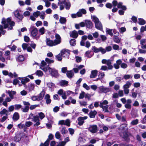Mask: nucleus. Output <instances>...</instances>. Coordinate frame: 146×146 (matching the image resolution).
I'll list each match as a JSON object with an SVG mask.
<instances>
[{
    "label": "nucleus",
    "instance_id": "obj_1",
    "mask_svg": "<svg viewBox=\"0 0 146 146\" xmlns=\"http://www.w3.org/2000/svg\"><path fill=\"white\" fill-rule=\"evenodd\" d=\"M1 23L3 25H0V36H1V34L4 35L6 32L5 30L4 29L8 28V30H12L15 24L14 22L11 21V17L8 18L7 19L3 18Z\"/></svg>",
    "mask_w": 146,
    "mask_h": 146
},
{
    "label": "nucleus",
    "instance_id": "obj_2",
    "mask_svg": "<svg viewBox=\"0 0 146 146\" xmlns=\"http://www.w3.org/2000/svg\"><path fill=\"white\" fill-rule=\"evenodd\" d=\"M58 5L60 6V10H63L65 7L66 10H69L71 7V4L68 1L64 0L63 2H58Z\"/></svg>",
    "mask_w": 146,
    "mask_h": 146
},
{
    "label": "nucleus",
    "instance_id": "obj_3",
    "mask_svg": "<svg viewBox=\"0 0 146 146\" xmlns=\"http://www.w3.org/2000/svg\"><path fill=\"white\" fill-rule=\"evenodd\" d=\"M92 21L94 23L96 28L101 31L103 30L102 25L99 19L95 16H92Z\"/></svg>",
    "mask_w": 146,
    "mask_h": 146
},
{
    "label": "nucleus",
    "instance_id": "obj_4",
    "mask_svg": "<svg viewBox=\"0 0 146 146\" xmlns=\"http://www.w3.org/2000/svg\"><path fill=\"white\" fill-rule=\"evenodd\" d=\"M30 30L31 31V35L34 39L38 40L39 38V35H37L38 31L36 28L33 27H31Z\"/></svg>",
    "mask_w": 146,
    "mask_h": 146
},
{
    "label": "nucleus",
    "instance_id": "obj_5",
    "mask_svg": "<svg viewBox=\"0 0 146 146\" xmlns=\"http://www.w3.org/2000/svg\"><path fill=\"white\" fill-rule=\"evenodd\" d=\"M47 70L48 71L50 74L53 77L57 78L59 76L58 71L54 68L48 67Z\"/></svg>",
    "mask_w": 146,
    "mask_h": 146
},
{
    "label": "nucleus",
    "instance_id": "obj_6",
    "mask_svg": "<svg viewBox=\"0 0 146 146\" xmlns=\"http://www.w3.org/2000/svg\"><path fill=\"white\" fill-rule=\"evenodd\" d=\"M98 88L99 89L98 92L100 93H106L111 91V88L104 86H100Z\"/></svg>",
    "mask_w": 146,
    "mask_h": 146
},
{
    "label": "nucleus",
    "instance_id": "obj_7",
    "mask_svg": "<svg viewBox=\"0 0 146 146\" xmlns=\"http://www.w3.org/2000/svg\"><path fill=\"white\" fill-rule=\"evenodd\" d=\"M23 104L25 106L24 108H21V110L23 112H27L28 111L29 109V106L30 104L29 102L23 101Z\"/></svg>",
    "mask_w": 146,
    "mask_h": 146
},
{
    "label": "nucleus",
    "instance_id": "obj_8",
    "mask_svg": "<svg viewBox=\"0 0 146 146\" xmlns=\"http://www.w3.org/2000/svg\"><path fill=\"white\" fill-rule=\"evenodd\" d=\"M92 49L95 53H97L99 52H101L102 54H104L106 52L105 49L102 47L98 48L95 46H93L92 47Z\"/></svg>",
    "mask_w": 146,
    "mask_h": 146
},
{
    "label": "nucleus",
    "instance_id": "obj_9",
    "mask_svg": "<svg viewBox=\"0 0 146 146\" xmlns=\"http://www.w3.org/2000/svg\"><path fill=\"white\" fill-rule=\"evenodd\" d=\"M70 120L68 119H67L65 120H62L59 121L58 123V125H66L69 127L70 126Z\"/></svg>",
    "mask_w": 146,
    "mask_h": 146
},
{
    "label": "nucleus",
    "instance_id": "obj_10",
    "mask_svg": "<svg viewBox=\"0 0 146 146\" xmlns=\"http://www.w3.org/2000/svg\"><path fill=\"white\" fill-rule=\"evenodd\" d=\"M55 36V39L54 40L56 45H57L61 43V38L60 35L58 34H56Z\"/></svg>",
    "mask_w": 146,
    "mask_h": 146
},
{
    "label": "nucleus",
    "instance_id": "obj_11",
    "mask_svg": "<svg viewBox=\"0 0 146 146\" xmlns=\"http://www.w3.org/2000/svg\"><path fill=\"white\" fill-rule=\"evenodd\" d=\"M32 121L36 123L34 125V126H38L40 124V123L39 122L40 120L39 117L38 115L34 116L33 119L32 120Z\"/></svg>",
    "mask_w": 146,
    "mask_h": 146
},
{
    "label": "nucleus",
    "instance_id": "obj_12",
    "mask_svg": "<svg viewBox=\"0 0 146 146\" xmlns=\"http://www.w3.org/2000/svg\"><path fill=\"white\" fill-rule=\"evenodd\" d=\"M88 117L85 116L83 117H80L78 118V124L79 125H82L84 122V120L88 118Z\"/></svg>",
    "mask_w": 146,
    "mask_h": 146
},
{
    "label": "nucleus",
    "instance_id": "obj_13",
    "mask_svg": "<svg viewBox=\"0 0 146 146\" xmlns=\"http://www.w3.org/2000/svg\"><path fill=\"white\" fill-rule=\"evenodd\" d=\"M88 130L91 133H95L98 131V127L96 125H91L89 127Z\"/></svg>",
    "mask_w": 146,
    "mask_h": 146
},
{
    "label": "nucleus",
    "instance_id": "obj_14",
    "mask_svg": "<svg viewBox=\"0 0 146 146\" xmlns=\"http://www.w3.org/2000/svg\"><path fill=\"white\" fill-rule=\"evenodd\" d=\"M18 78L21 81V83L25 87L26 83L29 82L30 80L27 77H24L23 78H21L19 77H18Z\"/></svg>",
    "mask_w": 146,
    "mask_h": 146
},
{
    "label": "nucleus",
    "instance_id": "obj_15",
    "mask_svg": "<svg viewBox=\"0 0 146 146\" xmlns=\"http://www.w3.org/2000/svg\"><path fill=\"white\" fill-rule=\"evenodd\" d=\"M46 45L49 46H56L54 40H51L50 38H46Z\"/></svg>",
    "mask_w": 146,
    "mask_h": 146
},
{
    "label": "nucleus",
    "instance_id": "obj_16",
    "mask_svg": "<svg viewBox=\"0 0 146 146\" xmlns=\"http://www.w3.org/2000/svg\"><path fill=\"white\" fill-rule=\"evenodd\" d=\"M46 62L44 60H42L41 61L40 65V68L45 72H46L47 71L48 67V66L46 68H44V67L46 64Z\"/></svg>",
    "mask_w": 146,
    "mask_h": 146
},
{
    "label": "nucleus",
    "instance_id": "obj_17",
    "mask_svg": "<svg viewBox=\"0 0 146 146\" xmlns=\"http://www.w3.org/2000/svg\"><path fill=\"white\" fill-rule=\"evenodd\" d=\"M61 53L62 55V56L64 57L66 56L68 57L70 54V51L68 49H64L61 51Z\"/></svg>",
    "mask_w": 146,
    "mask_h": 146
},
{
    "label": "nucleus",
    "instance_id": "obj_18",
    "mask_svg": "<svg viewBox=\"0 0 146 146\" xmlns=\"http://www.w3.org/2000/svg\"><path fill=\"white\" fill-rule=\"evenodd\" d=\"M22 133L16 134L14 138V140L15 142H19L21 140Z\"/></svg>",
    "mask_w": 146,
    "mask_h": 146
},
{
    "label": "nucleus",
    "instance_id": "obj_19",
    "mask_svg": "<svg viewBox=\"0 0 146 146\" xmlns=\"http://www.w3.org/2000/svg\"><path fill=\"white\" fill-rule=\"evenodd\" d=\"M22 135L21 140L26 143H27L29 141V138L28 136L23 133H22Z\"/></svg>",
    "mask_w": 146,
    "mask_h": 146
},
{
    "label": "nucleus",
    "instance_id": "obj_20",
    "mask_svg": "<svg viewBox=\"0 0 146 146\" xmlns=\"http://www.w3.org/2000/svg\"><path fill=\"white\" fill-rule=\"evenodd\" d=\"M132 101L131 99H128L127 100L126 103L125 105V107L127 109H130L131 108V104Z\"/></svg>",
    "mask_w": 146,
    "mask_h": 146
},
{
    "label": "nucleus",
    "instance_id": "obj_21",
    "mask_svg": "<svg viewBox=\"0 0 146 146\" xmlns=\"http://www.w3.org/2000/svg\"><path fill=\"white\" fill-rule=\"evenodd\" d=\"M45 94V92L44 90H42L38 95L37 96L39 101L42 100Z\"/></svg>",
    "mask_w": 146,
    "mask_h": 146
},
{
    "label": "nucleus",
    "instance_id": "obj_22",
    "mask_svg": "<svg viewBox=\"0 0 146 146\" xmlns=\"http://www.w3.org/2000/svg\"><path fill=\"white\" fill-rule=\"evenodd\" d=\"M122 61L120 59H119L117 60L116 63L114 64L113 66L116 69H118L119 68V65L121 63Z\"/></svg>",
    "mask_w": 146,
    "mask_h": 146
},
{
    "label": "nucleus",
    "instance_id": "obj_23",
    "mask_svg": "<svg viewBox=\"0 0 146 146\" xmlns=\"http://www.w3.org/2000/svg\"><path fill=\"white\" fill-rule=\"evenodd\" d=\"M14 14L15 17L19 20H22L23 18V16L21 15L18 11H15Z\"/></svg>",
    "mask_w": 146,
    "mask_h": 146
},
{
    "label": "nucleus",
    "instance_id": "obj_24",
    "mask_svg": "<svg viewBox=\"0 0 146 146\" xmlns=\"http://www.w3.org/2000/svg\"><path fill=\"white\" fill-rule=\"evenodd\" d=\"M70 36L71 37L76 38L78 36V34L76 31L74 30L70 33Z\"/></svg>",
    "mask_w": 146,
    "mask_h": 146
},
{
    "label": "nucleus",
    "instance_id": "obj_25",
    "mask_svg": "<svg viewBox=\"0 0 146 146\" xmlns=\"http://www.w3.org/2000/svg\"><path fill=\"white\" fill-rule=\"evenodd\" d=\"M97 114V112L95 110L91 111L89 114V115L90 118H94L95 117L96 115Z\"/></svg>",
    "mask_w": 146,
    "mask_h": 146
},
{
    "label": "nucleus",
    "instance_id": "obj_26",
    "mask_svg": "<svg viewBox=\"0 0 146 146\" xmlns=\"http://www.w3.org/2000/svg\"><path fill=\"white\" fill-rule=\"evenodd\" d=\"M120 129L125 131H127L128 129L127 124L126 123H124L121 125L120 126Z\"/></svg>",
    "mask_w": 146,
    "mask_h": 146
},
{
    "label": "nucleus",
    "instance_id": "obj_27",
    "mask_svg": "<svg viewBox=\"0 0 146 146\" xmlns=\"http://www.w3.org/2000/svg\"><path fill=\"white\" fill-rule=\"evenodd\" d=\"M86 27L89 29L92 28L93 26L92 22L89 20H87L86 21Z\"/></svg>",
    "mask_w": 146,
    "mask_h": 146
},
{
    "label": "nucleus",
    "instance_id": "obj_28",
    "mask_svg": "<svg viewBox=\"0 0 146 146\" xmlns=\"http://www.w3.org/2000/svg\"><path fill=\"white\" fill-rule=\"evenodd\" d=\"M44 99L46 100V102L47 104H50L51 102V100L50 99V96L48 94L45 95L44 97Z\"/></svg>",
    "mask_w": 146,
    "mask_h": 146
},
{
    "label": "nucleus",
    "instance_id": "obj_29",
    "mask_svg": "<svg viewBox=\"0 0 146 146\" xmlns=\"http://www.w3.org/2000/svg\"><path fill=\"white\" fill-rule=\"evenodd\" d=\"M11 99L9 97H7L5 99V100L3 102L2 104L5 107L7 106V102H9L11 101Z\"/></svg>",
    "mask_w": 146,
    "mask_h": 146
},
{
    "label": "nucleus",
    "instance_id": "obj_30",
    "mask_svg": "<svg viewBox=\"0 0 146 146\" xmlns=\"http://www.w3.org/2000/svg\"><path fill=\"white\" fill-rule=\"evenodd\" d=\"M27 87V88L26 87V88H27L28 90L29 91H31L34 89L35 86L34 84L31 83H29L28 84Z\"/></svg>",
    "mask_w": 146,
    "mask_h": 146
},
{
    "label": "nucleus",
    "instance_id": "obj_31",
    "mask_svg": "<svg viewBox=\"0 0 146 146\" xmlns=\"http://www.w3.org/2000/svg\"><path fill=\"white\" fill-rule=\"evenodd\" d=\"M98 71L95 70H92L91 72V74L90 75V77L91 78H95L97 76Z\"/></svg>",
    "mask_w": 146,
    "mask_h": 146
},
{
    "label": "nucleus",
    "instance_id": "obj_32",
    "mask_svg": "<svg viewBox=\"0 0 146 146\" xmlns=\"http://www.w3.org/2000/svg\"><path fill=\"white\" fill-rule=\"evenodd\" d=\"M66 75L68 78H71L74 76V74L72 71H67Z\"/></svg>",
    "mask_w": 146,
    "mask_h": 146
},
{
    "label": "nucleus",
    "instance_id": "obj_33",
    "mask_svg": "<svg viewBox=\"0 0 146 146\" xmlns=\"http://www.w3.org/2000/svg\"><path fill=\"white\" fill-rule=\"evenodd\" d=\"M117 7L119 8L122 9V10L125 11L127 8L125 6L123 5V3L121 2L119 3L117 5Z\"/></svg>",
    "mask_w": 146,
    "mask_h": 146
},
{
    "label": "nucleus",
    "instance_id": "obj_34",
    "mask_svg": "<svg viewBox=\"0 0 146 146\" xmlns=\"http://www.w3.org/2000/svg\"><path fill=\"white\" fill-rule=\"evenodd\" d=\"M0 114L2 115H5L6 116H7L8 115V111L4 108L0 111Z\"/></svg>",
    "mask_w": 146,
    "mask_h": 146
},
{
    "label": "nucleus",
    "instance_id": "obj_35",
    "mask_svg": "<svg viewBox=\"0 0 146 146\" xmlns=\"http://www.w3.org/2000/svg\"><path fill=\"white\" fill-rule=\"evenodd\" d=\"M91 52L92 51H91L90 50L87 51L85 54V56L87 57L88 58H91L94 54H91Z\"/></svg>",
    "mask_w": 146,
    "mask_h": 146
},
{
    "label": "nucleus",
    "instance_id": "obj_36",
    "mask_svg": "<svg viewBox=\"0 0 146 146\" xmlns=\"http://www.w3.org/2000/svg\"><path fill=\"white\" fill-rule=\"evenodd\" d=\"M13 118L15 121L17 120L19 118V115L18 113L17 112H15L13 114Z\"/></svg>",
    "mask_w": 146,
    "mask_h": 146
},
{
    "label": "nucleus",
    "instance_id": "obj_37",
    "mask_svg": "<svg viewBox=\"0 0 146 146\" xmlns=\"http://www.w3.org/2000/svg\"><path fill=\"white\" fill-rule=\"evenodd\" d=\"M113 39L114 41L116 43H119L121 41V38H119L117 36H113Z\"/></svg>",
    "mask_w": 146,
    "mask_h": 146
},
{
    "label": "nucleus",
    "instance_id": "obj_38",
    "mask_svg": "<svg viewBox=\"0 0 146 146\" xmlns=\"http://www.w3.org/2000/svg\"><path fill=\"white\" fill-rule=\"evenodd\" d=\"M131 83L129 81H127L126 84L124 85L123 87V88L128 89L131 86Z\"/></svg>",
    "mask_w": 146,
    "mask_h": 146
},
{
    "label": "nucleus",
    "instance_id": "obj_39",
    "mask_svg": "<svg viewBox=\"0 0 146 146\" xmlns=\"http://www.w3.org/2000/svg\"><path fill=\"white\" fill-rule=\"evenodd\" d=\"M60 131L62 134H64L68 132L67 130L66 129L65 127H61L60 128Z\"/></svg>",
    "mask_w": 146,
    "mask_h": 146
},
{
    "label": "nucleus",
    "instance_id": "obj_40",
    "mask_svg": "<svg viewBox=\"0 0 146 146\" xmlns=\"http://www.w3.org/2000/svg\"><path fill=\"white\" fill-rule=\"evenodd\" d=\"M106 64L108 66V68L109 69H111L112 68L113 66L111 65V60H108Z\"/></svg>",
    "mask_w": 146,
    "mask_h": 146
},
{
    "label": "nucleus",
    "instance_id": "obj_41",
    "mask_svg": "<svg viewBox=\"0 0 146 146\" xmlns=\"http://www.w3.org/2000/svg\"><path fill=\"white\" fill-rule=\"evenodd\" d=\"M66 18L60 17L59 20L60 23L62 24H65L66 22Z\"/></svg>",
    "mask_w": 146,
    "mask_h": 146
},
{
    "label": "nucleus",
    "instance_id": "obj_42",
    "mask_svg": "<svg viewBox=\"0 0 146 146\" xmlns=\"http://www.w3.org/2000/svg\"><path fill=\"white\" fill-rule=\"evenodd\" d=\"M35 74L39 77H41L43 76V73L40 70H37Z\"/></svg>",
    "mask_w": 146,
    "mask_h": 146
},
{
    "label": "nucleus",
    "instance_id": "obj_43",
    "mask_svg": "<svg viewBox=\"0 0 146 146\" xmlns=\"http://www.w3.org/2000/svg\"><path fill=\"white\" fill-rule=\"evenodd\" d=\"M138 23L140 25H143L145 24L146 22L143 19L141 18H139L138 19Z\"/></svg>",
    "mask_w": 146,
    "mask_h": 146
},
{
    "label": "nucleus",
    "instance_id": "obj_44",
    "mask_svg": "<svg viewBox=\"0 0 146 146\" xmlns=\"http://www.w3.org/2000/svg\"><path fill=\"white\" fill-rule=\"evenodd\" d=\"M133 76L131 74H125L123 76V79L125 80H127L130 78H131Z\"/></svg>",
    "mask_w": 146,
    "mask_h": 146
},
{
    "label": "nucleus",
    "instance_id": "obj_45",
    "mask_svg": "<svg viewBox=\"0 0 146 146\" xmlns=\"http://www.w3.org/2000/svg\"><path fill=\"white\" fill-rule=\"evenodd\" d=\"M16 93L14 91H8V94L11 99H13V95H15Z\"/></svg>",
    "mask_w": 146,
    "mask_h": 146
},
{
    "label": "nucleus",
    "instance_id": "obj_46",
    "mask_svg": "<svg viewBox=\"0 0 146 146\" xmlns=\"http://www.w3.org/2000/svg\"><path fill=\"white\" fill-rule=\"evenodd\" d=\"M45 61L48 64L53 63L54 62V60L46 58L45 59Z\"/></svg>",
    "mask_w": 146,
    "mask_h": 146
},
{
    "label": "nucleus",
    "instance_id": "obj_47",
    "mask_svg": "<svg viewBox=\"0 0 146 146\" xmlns=\"http://www.w3.org/2000/svg\"><path fill=\"white\" fill-rule=\"evenodd\" d=\"M62 55L61 53L59 54L56 56V59L59 61H61L62 60Z\"/></svg>",
    "mask_w": 146,
    "mask_h": 146
},
{
    "label": "nucleus",
    "instance_id": "obj_48",
    "mask_svg": "<svg viewBox=\"0 0 146 146\" xmlns=\"http://www.w3.org/2000/svg\"><path fill=\"white\" fill-rule=\"evenodd\" d=\"M55 84L52 82H48L47 84V85L49 88H53L55 86Z\"/></svg>",
    "mask_w": 146,
    "mask_h": 146
},
{
    "label": "nucleus",
    "instance_id": "obj_49",
    "mask_svg": "<svg viewBox=\"0 0 146 146\" xmlns=\"http://www.w3.org/2000/svg\"><path fill=\"white\" fill-rule=\"evenodd\" d=\"M68 83V82L65 80H62L60 82V85L62 86L67 85Z\"/></svg>",
    "mask_w": 146,
    "mask_h": 146
},
{
    "label": "nucleus",
    "instance_id": "obj_50",
    "mask_svg": "<svg viewBox=\"0 0 146 146\" xmlns=\"http://www.w3.org/2000/svg\"><path fill=\"white\" fill-rule=\"evenodd\" d=\"M25 59L23 55H19L18 57L17 60L19 61H22L24 60Z\"/></svg>",
    "mask_w": 146,
    "mask_h": 146
},
{
    "label": "nucleus",
    "instance_id": "obj_51",
    "mask_svg": "<svg viewBox=\"0 0 146 146\" xmlns=\"http://www.w3.org/2000/svg\"><path fill=\"white\" fill-rule=\"evenodd\" d=\"M70 44L72 46H74L76 44V40L74 39H72L70 41Z\"/></svg>",
    "mask_w": 146,
    "mask_h": 146
},
{
    "label": "nucleus",
    "instance_id": "obj_52",
    "mask_svg": "<svg viewBox=\"0 0 146 146\" xmlns=\"http://www.w3.org/2000/svg\"><path fill=\"white\" fill-rule=\"evenodd\" d=\"M123 138L127 141H128L129 140V139L128 137V135L126 133H123Z\"/></svg>",
    "mask_w": 146,
    "mask_h": 146
},
{
    "label": "nucleus",
    "instance_id": "obj_53",
    "mask_svg": "<svg viewBox=\"0 0 146 146\" xmlns=\"http://www.w3.org/2000/svg\"><path fill=\"white\" fill-rule=\"evenodd\" d=\"M49 142V140L47 139L44 144L41 143L40 146H48Z\"/></svg>",
    "mask_w": 146,
    "mask_h": 146
},
{
    "label": "nucleus",
    "instance_id": "obj_54",
    "mask_svg": "<svg viewBox=\"0 0 146 146\" xmlns=\"http://www.w3.org/2000/svg\"><path fill=\"white\" fill-rule=\"evenodd\" d=\"M112 30L109 29L108 28L106 29V32L108 33L109 35L112 36L113 35V34L112 33Z\"/></svg>",
    "mask_w": 146,
    "mask_h": 146
},
{
    "label": "nucleus",
    "instance_id": "obj_55",
    "mask_svg": "<svg viewBox=\"0 0 146 146\" xmlns=\"http://www.w3.org/2000/svg\"><path fill=\"white\" fill-rule=\"evenodd\" d=\"M14 108L15 110H19L20 108L21 110L22 106L20 104H15L14 106Z\"/></svg>",
    "mask_w": 146,
    "mask_h": 146
},
{
    "label": "nucleus",
    "instance_id": "obj_56",
    "mask_svg": "<svg viewBox=\"0 0 146 146\" xmlns=\"http://www.w3.org/2000/svg\"><path fill=\"white\" fill-rule=\"evenodd\" d=\"M38 115L41 120H42L45 117L44 114L42 112L38 113Z\"/></svg>",
    "mask_w": 146,
    "mask_h": 146
},
{
    "label": "nucleus",
    "instance_id": "obj_57",
    "mask_svg": "<svg viewBox=\"0 0 146 146\" xmlns=\"http://www.w3.org/2000/svg\"><path fill=\"white\" fill-rule=\"evenodd\" d=\"M78 142L81 143H85L86 140L82 137H80L78 139Z\"/></svg>",
    "mask_w": 146,
    "mask_h": 146
},
{
    "label": "nucleus",
    "instance_id": "obj_58",
    "mask_svg": "<svg viewBox=\"0 0 146 146\" xmlns=\"http://www.w3.org/2000/svg\"><path fill=\"white\" fill-rule=\"evenodd\" d=\"M40 14V12L39 11H37L33 13V16L35 17H37Z\"/></svg>",
    "mask_w": 146,
    "mask_h": 146
},
{
    "label": "nucleus",
    "instance_id": "obj_59",
    "mask_svg": "<svg viewBox=\"0 0 146 146\" xmlns=\"http://www.w3.org/2000/svg\"><path fill=\"white\" fill-rule=\"evenodd\" d=\"M139 120L138 119H136L133 120L131 123V124L133 125L137 124L138 123Z\"/></svg>",
    "mask_w": 146,
    "mask_h": 146
},
{
    "label": "nucleus",
    "instance_id": "obj_60",
    "mask_svg": "<svg viewBox=\"0 0 146 146\" xmlns=\"http://www.w3.org/2000/svg\"><path fill=\"white\" fill-rule=\"evenodd\" d=\"M113 102H111L110 106L112 107H113L116 105V103L117 102V100H113Z\"/></svg>",
    "mask_w": 146,
    "mask_h": 146
},
{
    "label": "nucleus",
    "instance_id": "obj_61",
    "mask_svg": "<svg viewBox=\"0 0 146 146\" xmlns=\"http://www.w3.org/2000/svg\"><path fill=\"white\" fill-rule=\"evenodd\" d=\"M45 29L44 27H42L39 30V32L41 35H43L45 33Z\"/></svg>",
    "mask_w": 146,
    "mask_h": 146
},
{
    "label": "nucleus",
    "instance_id": "obj_62",
    "mask_svg": "<svg viewBox=\"0 0 146 146\" xmlns=\"http://www.w3.org/2000/svg\"><path fill=\"white\" fill-rule=\"evenodd\" d=\"M19 129H22V128H25V126L24 124H22L21 123H20L19 124H18L17 125Z\"/></svg>",
    "mask_w": 146,
    "mask_h": 146
},
{
    "label": "nucleus",
    "instance_id": "obj_63",
    "mask_svg": "<svg viewBox=\"0 0 146 146\" xmlns=\"http://www.w3.org/2000/svg\"><path fill=\"white\" fill-rule=\"evenodd\" d=\"M45 13L44 11H42L40 13V14L39 15L40 18L42 19H44L45 16Z\"/></svg>",
    "mask_w": 146,
    "mask_h": 146
},
{
    "label": "nucleus",
    "instance_id": "obj_64",
    "mask_svg": "<svg viewBox=\"0 0 146 146\" xmlns=\"http://www.w3.org/2000/svg\"><path fill=\"white\" fill-rule=\"evenodd\" d=\"M85 93L84 92H82L80 94V96H79V98L80 99H82L84 97H85Z\"/></svg>",
    "mask_w": 146,
    "mask_h": 146
}]
</instances>
